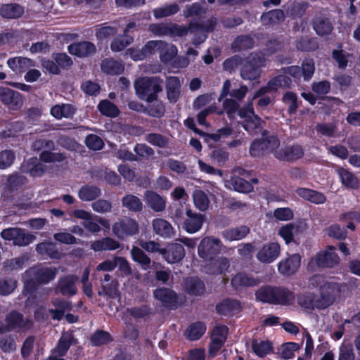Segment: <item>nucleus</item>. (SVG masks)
Masks as SVG:
<instances>
[{"label": "nucleus", "mask_w": 360, "mask_h": 360, "mask_svg": "<svg viewBox=\"0 0 360 360\" xmlns=\"http://www.w3.org/2000/svg\"><path fill=\"white\" fill-rule=\"evenodd\" d=\"M0 101L13 110L20 109L23 104V98L19 92L4 86H0Z\"/></svg>", "instance_id": "obj_15"}, {"label": "nucleus", "mask_w": 360, "mask_h": 360, "mask_svg": "<svg viewBox=\"0 0 360 360\" xmlns=\"http://www.w3.org/2000/svg\"><path fill=\"white\" fill-rule=\"evenodd\" d=\"M285 15L282 10L275 9L264 13L261 20L264 25L277 24L284 20Z\"/></svg>", "instance_id": "obj_51"}, {"label": "nucleus", "mask_w": 360, "mask_h": 360, "mask_svg": "<svg viewBox=\"0 0 360 360\" xmlns=\"http://www.w3.org/2000/svg\"><path fill=\"white\" fill-rule=\"evenodd\" d=\"M153 296L165 307L174 309L177 307L176 294L170 289L165 288L156 289L153 292Z\"/></svg>", "instance_id": "obj_19"}, {"label": "nucleus", "mask_w": 360, "mask_h": 360, "mask_svg": "<svg viewBox=\"0 0 360 360\" xmlns=\"http://www.w3.org/2000/svg\"><path fill=\"white\" fill-rule=\"evenodd\" d=\"M180 7L176 4H167L153 9V15L156 19H160L173 15L178 13Z\"/></svg>", "instance_id": "obj_47"}, {"label": "nucleus", "mask_w": 360, "mask_h": 360, "mask_svg": "<svg viewBox=\"0 0 360 360\" xmlns=\"http://www.w3.org/2000/svg\"><path fill=\"white\" fill-rule=\"evenodd\" d=\"M198 29L199 26L193 22H191L188 27L169 22V36L172 37H181L187 35L188 32H198Z\"/></svg>", "instance_id": "obj_36"}, {"label": "nucleus", "mask_w": 360, "mask_h": 360, "mask_svg": "<svg viewBox=\"0 0 360 360\" xmlns=\"http://www.w3.org/2000/svg\"><path fill=\"white\" fill-rule=\"evenodd\" d=\"M73 338L71 334L68 333H63L60 337L58 345L53 351V354H57L58 356H64L69 349Z\"/></svg>", "instance_id": "obj_50"}, {"label": "nucleus", "mask_w": 360, "mask_h": 360, "mask_svg": "<svg viewBox=\"0 0 360 360\" xmlns=\"http://www.w3.org/2000/svg\"><path fill=\"white\" fill-rule=\"evenodd\" d=\"M265 65L264 57L258 53H251L242 67L240 76L245 80H254L260 77V68Z\"/></svg>", "instance_id": "obj_4"}, {"label": "nucleus", "mask_w": 360, "mask_h": 360, "mask_svg": "<svg viewBox=\"0 0 360 360\" xmlns=\"http://www.w3.org/2000/svg\"><path fill=\"white\" fill-rule=\"evenodd\" d=\"M75 112L76 108L72 105L68 103L57 104L50 109L51 115L56 120L72 118Z\"/></svg>", "instance_id": "obj_31"}, {"label": "nucleus", "mask_w": 360, "mask_h": 360, "mask_svg": "<svg viewBox=\"0 0 360 360\" xmlns=\"http://www.w3.org/2000/svg\"><path fill=\"white\" fill-rule=\"evenodd\" d=\"M249 233V227L247 226H240L224 230L222 232V236L226 240L233 241L243 239Z\"/></svg>", "instance_id": "obj_40"}, {"label": "nucleus", "mask_w": 360, "mask_h": 360, "mask_svg": "<svg viewBox=\"0 0 360 360\" xmlns=\"http://www.w3.org/2000/svg\"><path fill=\"white\" fill-rule=\"evenodd\" d=\"M130 254L134 262L139 264L143 270L147 271L151 268L152 261L141 248L133 246Z\"/></svg>", "instance_id": "obj_34"}, {"label": "nucleus", "mask_w": 360, "mask_h": 360, "mask_svg": "<svg viewBox=\"0 0 360 360\" xmlns=\"http://www.w3.org/2000/svg\"><path fill=\"white\" fill-rule=\"evenodd\" d=\"M262 278L245 273H238L231 279V284L235 288L255 287L262 283Z\"/></svg>", "instance_id": "obj_21"}, {"label": "nucleus", "mask_w": 360, "mask_h": 360, "mask_svg": "<svg viewBox=\"0 0 360 360\" xmlns=\"http://www.w3.org/2000/svg\"><path fill=\"white\" fill-rule=\"evenodd\" d=\"M6 63L8 68L16 74H22L34 66L32 60L21 56L10 58L7 60Z\"/></svg>", "instance_id": "obj_25"}, {"label": "nucleus", "mask_w": 360, "mask_h": 360, "mask_svg": "<svg viewBox=\"0 0 360 360\" xmlns=\"http://www.w3.org/2000/svg\"><path fill=\"white\" fill-rule=\"evenodd\" d=\"M254 46L253 39L247 35H243L237 37L232 44V48L235 51L243 49H251Z\"/></svg>", "instance_id": "obj_63"}, {"label": "nucleus", "mask_w": 360, "mask_h": 360, "mask_svg": "<svg viewBox=\"0 0 360 360\" xmlns=\"http://www.w3.org/2000/svg\"><path fill=\"white\" fill-rule=\"evenodd\" d=\"M102 194L101 189L94 185L85 184L79 189L78 198L83 202L94 201Z\"/></svg>", "instance_id": "obj_30"}, {"label": "nucleus", "mask_w": 360, "mask_h": 360, "mask_svg": "<svg viewBox=\"0 0 360 360\" xmlns=\"http://www.w3.org/2000/svg\"><path fill=\"white\" fill-rule=\"evenodd\" d=\"M222 242L218 238L207 236L201 240L198 246V254L203 260L212 259L220 253Z\"/></svg>", "instance_id": "obj_7"}, {"label": "nucleus", "mask_w": 360, "mask_h": 360, "mask_svg": "<svg viewBox=\"0 0 360 360\" xmlns=\"http://www.w3.org/2000/svg\"><path fill=\"white\" fill-rule=\"evenodd\" d=\"M122 205L128 211L132 212H139L142 211L143 207L141 200L132 194L125 195L122 198Z\"/></svg>", "instance_id": "obj_43"}, {"label": "nucleus", "mask_w": 360, "mask_h": 360, "mask_svg": "<svg viewBox=\"0 0 360 360\" xmlns=\"http://www.w3.org/2000/svg\"><path fill=\"white\" fill-rule=\"evenodd\" d=\"M206 327L202 322H196L191 326L185 331V336L189 340H198L205 333Z\"/></svg>", "instance_id": "obj_48"}, {"label": "nucleus", "mask_w": 360, "mask_h": 360, "mask_svg": "<svg viewBox=\"0 0 360 360\" xmlns=\"http://www.w3.org/2000/svg\"><path fill=\"white\" fill-rule=\"evenodd\" d=\"M302 232L300 224L289 223L280 228L278 234L282 237L287 244L291 243L295 236Z\"/></svg>", "instance_id": "obj_37"}, {"label": "nucleus", "mask_w": 360, "mask_h": 360, "mask_svg": "<svg viewBox=\"0 0 360 360\" xmlns=\"http://www.w3.org/2000/svg\"><path fill=\"white\" fill-rule=\"evenodd\" d=\"M295 299L293 292L283 287H275L274 304L289 305Z\"/></svg>", "instance_id": "obj_35"}, {"label": "nucleus", "mask_w": 360, "mask_h": 360, "mask_svg": "<svg viewBox=\"0 0 360 360\" xmlns=\"http://www.w3.org/2000/svg\"><path fill=\"white\" fill-rule=\"evenodd\" d=\"M297 302L299 305L307 310H313L316 309L317 299H315V295L311 292H305L300 294L297 296Z\"/></svg>", "instance_id": "obj_53"}, {"label": "nucleus", "mask_w": 360, "mask_h": 360, "mask_svg": "<svg viewBox=\"0 0 360 360\" xmlns=\"http://www.w3.org/2000/svg\"><path fill=\"white\" fill-rule=\"evenodd\" d=\"M340 292V286L337 283H326L321 285L316 309H325L332 305Z\"/></svg>", "instance_id": "obj_5"}, {"label": "nucleus", "mask_w": 360, "mask_h": 360, "mask_svg": "<svg viewBox=\"0 0 360 360\" xmlns=\"http://www.w3.org/2000/svg\"><path fill=\"white\" fill-rule=\"evenodd\" d=\"M231 184L235 191L240 193H249L253 189L250 182L238 176L232 177Z\"/></svg>", "instance_id": "obj_60"}, {"label": "nucleus", "mask_w": 360, "mask_h": 360, "mask_svg": "<svg viewBox=\"0 0 360 360\" xmlns=\"http://www.w3.org/2000/svg\"><path fill=\"white\" fill-rule=\"evenodd\" d=\"M124 65L112 58H106L101 63V70L110 75H119L124 71Z\"/></svg>", "instance_id": "obj_44"}, {"label": "nucleus", "mask_w": 360, "mask_h": 360, "mask_svg": "<svg viewBox=\"0 0 360 360\" xmlns=\"http://www.w3.org/2000/svg\"><path fill=\"white\" fill-rule=\"evenodd\" d=\"M98 108L103 115L110 117H115L120 113L117 107L108 100H103L100 102Z\"/></svg>", "instance_id": "obj_59"}, {"label": "nucleus", "mask_w": 360, "mask_h": 360, "mask_svg": "<svg viewBox=\"0 0 360 360\" xmlns=\"http://www.w3.org/2000/svg\"><path fill=\"white\" fill-rule=\"evenodd\" d=\"M301 257L298 254L281 260L278 264V270L283 275H291L295 273L300 266Z\"/></svg>", "instance_id": "obj_22"}, {"label": "nucleus", "mask_w": 360, "mask_h": 360, "mask_svg": "<svg viewBox=\"0 0 360 360\" xmlns=\"http://www.w3.org/2000/svg\"><path fill=\"white\" fill-rule=\"evenodd\" d=\"M26 179L17 173H13L7 177V184L5 188L8 191H13L25 184Z\"/></svg>", "instance_id": "obj_61"}, {"label": "nucleus", "mask_w": 360, "mask_h": 360, "mask_svg": "<svg viewBox=\"0 0 360 360\" xmlns=\"http://www.w3.org/2000/svg\"><path fill=\"white\" fill-rule=\"evenodd\" d=\"M121 247L120 243L112 238L105 237L91 243L90 248L95 252L112 251Z\"/></svg>", "instance_id": "obj_28"}, {"label": "nucleus", "mask_w": 360, "mask_h": 360, "mask_svg": "<svg viewBox=\"0 0 360 360\" xmlns=\"http://www.w3.org/2000/svg\"><path fill=\"white\" fill-rule=\"evenodd\" d=\"M275 287L264 285L255 292L256 300L264 303L274 304V295Z\"/></svg>", "instance_id": "obj_49"}, {"label": "nucleus", "mask_w": 360, "mask_h": 360, "mask_svg": "<svg viewBox=\"0 0 360 360\" xmlns=\"http://www.w3.org/2000/svg\"><path fill=\"white\" fill-rule=\"evenodd\" d=\"M1 236L6 240H9L14 245L27 246L36 240V236L18 227H10L1 232Z\"/></svg>", "instance_id": "obj_3"}, {"label": "nucleus", "mask_w": 360, "mask_h": 360, "mask_svg": "<svg viewBox=\"0 0 360 360\" xmlns=\"http://www.w3.org/2000/svg\"><path fill=\"white\" fill-rule=\"evenodd\" d=\"M117 32L115 27L108 25L106 23L98 26L95 29V36L99 40H103L115 36Z\"/></svg>", "instance_id": "obj_58"}, {"label": "nucleus", "mask_w": 360, "mask_h": 360, "mask_svg": "<svg viewBox=\"0 0 360 360\" xmlns=\"http://www.w3.org/2000/svg\"><path fill=\"white\" fill-rule=\"evenodd\" d=\"M160 46L159 54L160 60L162 63H166L170 61L176 55L177 49L174 45L162 41V44Z\"/></svg>", "instance_id": "obj_52"}, {"label": "nucleus", "mask_w": 360, "mask_h": 360, "mask_svg": "<svg viewBox=\"0 0 360 360\" xmlns=\"http://www.w3.org/2000/svg\"><path fill=\"white\" fill-rule=\"evenodd\" d=\"M338 360H355V354L352 344L342 343L340 345Z\"/></svg>", "instance_id": "obj_64"}, {"label": "nucleus", "mask_w": 360, "mask_h": 360, "mask_svg": "<svg viewBox=\"0 0 360 360\" xmlns=\"http://www.w3.org/2000/svg\"><path fill=\"white\" fill-rule=\"evenodd\" d=\"M251 347L253 352L259 357L265 356L272 349V345L269 341L258 339L252 341Z\"/></svg>", "instance_id": "obj_46"}, {"label": "nucleus", "mask_w": 360, "mask_h": 360, "mask_svg": "<svg viewBox=\"0 0 360 360\" xmlns=\"http://www.w3.org/2000/svg\"><path fill=\"white\" fill-rule=\"evenodd\" d=\"M297 194L316 204H322L326 201V197L321 193L309 188H300L296 191Z\"/></svg>", "instance_id": "obj_42"}, {"label": "nucleus", "mask_w": 360, "mask_h": 360, "mask_svg": "<svg viewBox=\"0 0 360 360\" xmlns=\"http://www.w3.org/2000/svg\"><path fill=\"white\" fill-rule=\"evenodd\" d=\"M112 230L118 238L124 239L139 233V226L135 219L124 217L112 224Z\"/></svg>", "instance_id": "obj_6"}, {"label": "nucleus", "mask_w": 360, "mask_h": 360, "mask_svg": "<svg viewBox=\"0 0 360 360\" xmlns=\"http://www.w3.org/2000/svg\"><path fill=\"white\" fill-rule=\"evenodd\" d=\"M162 80L158 77H141L136 80V91L142 99H153L162 91Z\"/></svg>", "instance_id": "obj_1"}, {"label": "nucleus", "mask_w": 360, "mask_h": 360, "mask_svg": "<svg viewBox=\"0 0 360 360\" xmlns=\"http://www.w3.org/2000/svg\"><path fill=\"white\" fill-rule=\"evenodd\" d=\"M78 277L75 275H67L60 277L54 288L56 294H60L64 297H72L77 294V288L76 283Z\"/></svg>", "instance_id": "obj_10"}, {"label": "nucleus", "mask_w": 360, "mask_h": 360, "mask_svg": "<svg viewBox=\"0 0 360 360\" xmlns=\"http://www.w3.org/2000/svg\"><path fill=\"white\" fill-rule=\"evenodd\" d=\"M32 326V322L27 318L16 311L8 313L5 318L4 322L0 321V333L19 330L25 331Z\"/></svg>", "instance_id": "obj_2"}, {"label": "nucleus", "mask_w": 360, "mask_h": 360, "mask_svg": "<svg viewBox=\"0 0 360 360\" xmlns=\"http://www.w3.org/2000/svg\"><path fill=\"white\" fill-rule=\"evenodd\" d=\"M144 200L147 205L153 211L162 212L166 207V199L153 191L144 193Z\"/></svg>", "instance_id": "obj_26"}, {"label": "nucleus", "mask_w": 360, "mask_h": 360, "mask_svg": "<svg viewBox=\"0 0 360 360\" xmlns=\"http://www.w3.org/2000/svg\"><path fill=\"white\" fill-rule=\"evenodd\" d=\"M134 38L132 37L123 34L115 38L112 41L110 44V49L113 52H120L132 44Z\"/></svg>", "instance_id": "obj_54"}, {"label": "nucleus", "mask_w": 360, "mask_h": 360, "mask_svg": "<svg viewBox=\"0 0 360 360\" xmlns=\"http://www.w3.org/2000/svg\"><path fill=\"white\" fill-rule=\"evenodd\" d=\"M239 116L243 119L242 125L248 132L254 131L261 127V119L255 114L252 103L240 108Z\"/></svg>", "instance_id": "obj_9"}, {"label": "nucleus", "mask_w": 360, "mask_h": 360, "mask_svg": "<svg viewBox=\"0 0 360 360\" xmlns=\"http://www.w3.org/2000/svg\"><path fill=\"white\" fill-rule=\"evenodd\" d=\"M24 13V8L18 4H6L0 7V15L6 19L19 18Z\"/></svg>", "instance_id": "obj_32"}, {"label": "nucleus", "mask_w": 360, "mask_h": 360, "mask_svg": "<svg viewBox=\"0 0 360 360\" xmlns=\"http://www.w3.org/2000/svg\"><path fill=\"white\" fill-rule=\"evenodd\" d=\"M240 302L236 300L226 299L217 305V311L221 315H229L240 311Z\"/></svg>", "instance_id": "obj_41"}, {"label": "nucleus", "mask_w": 360, "mask_h": 360, "mask_svg": "<svg viewBox=\"0 0 360 360\" xmlns=\"http://www.w3.org/2000/svg\"><path fill=\"white\" fill-rule=\"evenodd\" d=\"M70 215L83 220L82 225L87 231L91 233H97L101 231V226L95 220L96 215L82 209L74 210L71 212Z\"/></svg>", "instance_id": "obj_13"}, {"label": "nucleus", "mask_w": 360, "mask_h": 360, "mask_svg": "<svg viewBox=\"0 0 360 360\" xmlns=\"http://www.w3.org/2000/svg\"><path fill=\"white\" fill-rule=\"evenodd\" d=\"M314 29L319 35H326L330 33L333 27L327 18L317 17L314 21Z\"/></svg>", "instance_id": "obj_55"}, {"label": "nucleus", "mask_w": 360, "mask_h": 360, "mask_svg": "<svg viewBox=\"0 0 360 360\" xmlns=\"http://www.w3.org/2000/svg\"><path fill=\"white\" fill-rule=\"evenodd\" d=\"M186 291L193 295H200L205 290L203 282L198 278H189L185 281Z\"/></svg>", "instance_id": "obj_45"}, {"label": "nucleus", "mask_w": 360, "mask_h": 360, "mask_svg": "<svg viewBox=\"0 0 360 360\" xmlns=\"http://www.w3.org/2000/svg\"><path fill=\"white\" fill-rule=\"evenodd\" d=\"M165 260L170 264L179 262L185 257L184 248L179 243H171L161 250Z\"/></svg>", "instance_id": "obj_17"}, {"label": "nucleus", "mask_w": 360, "mask_h": 360, "mask_svg": "<svg viewBox=\"0 0 360 360\" xmlns=\"http://www.w3.org/2000/svg\"><path fill=\"white\" fill-rule=\"evenodd\" d=\"M336 172L340 179L341 183L345 186L353 189L357 188L359 187V179L351 172L343 167L338 168Z\"/></svg>", "instance_id": "obj_38"}, {"label": "nucleus", "mask_w": 360, "mask_h": 360, "mask_svg": "<svg viewBox=\"0 0 360 360\" xmlns=\"http://www.w3.org/2000/svg\"><path fill=\"white\" fill-rule=\"evenodd\" d=\"M91 207L96 213L105 214L112 212V203L111 201L103 198H97L91 204Z\"/></svg>", "instance_id": "obj_57"}, {"label": "nucleus", "mask_w": 360, "mask_h": 360, "mask_svg": "<svg viewBox=\"0 0 360 360\" xmlns=\"http://www.w3.org/2000/svg\"><path fill=\"white\" fill-rule=\"evenodd\" d=\"M282 101L288 106V111L290 114L295 113L298 108L297 96L292 91H286Z\"/></svg>", "instance_id": "obj_62"}, {"label": "nucleus", "mask_w": 360, "mask_h": 360, "mask_svg": "<svg viewBox=\"0 0 360 360\" xmlns=\"http://www.w3.org/2000/svg\"><path fill=\"white\" fill-rule=\"evenodd\" d=\"M181 84L178 77H169L166 82L167 98L172 103H175L181 95Z\"/></svg>", "instance_id": "obj_29"}, {"label": "nucleus", "mask_w": 360, "mask_h": 360, "mask_svg": "<svg viewBox=\"0 0 360 360\" xmlns=\"http://www.w3.org/2000/svg\"><path fill=\"white\" fill-rule=\"evenodd\" d=\"M57 272L55 267L37 266L27 271L26 274L39 283H48L55 278Z\"/></svg>", "instance_id": "obj_12"}, {"label": "nucleus", "mask_w": 360, "mask_h": 360, "mask_svg": "<svg viewBox=\"0 0 360 360\" xmlns=\"http://www.w3.org/2000/svg\"><path fill=\"white\" fill-rule=\"evenodd\" d=\"M186 214L187 218L184 223V229L189 233L198 231L204 222V216L191 210H187Z\"/></svg>", "instance_id": "obj_23"}, {"label": "nucleus", "mask_w": 360, "mask_h": 360, "mask_svg": "<svg viewBox=\"0 0 360 360\" xmlns=\"http://www.w3.org/2000/svg\"><path fill=\"white\" fill-rule=\"evenodd\" d=\"M335 250V247L328 246L326 250L319 252L310 260L308 267L311 269L315 266L330 268L338 264L340 259Z\"/></svg>", "instance_id": "obj_8"}, {"label": "nucleus", "mask_w": 360, "mask_h": 360, "mask_svg": "<svg viewBox=\"0 0 360 360\" xmlns=\"http://www.w3.org/2000/svg\"><path fill=\"white\" fill-rule=\"evenodd\" d=\"M228 328L225 326L214 327L212 333V341L209 347V353L214 356L222 347L227 338Z\"/></svg>", "instance_id": "obj_16"}, {"label": "nucleus", "mask_w": 360, "mask_h": 360, "mask_svg": "<svg viewBox=\"0 0 360 360\" xmlns=\"http://www.w3.org/2000/svg\"><path fill=\"white\" fill-rule=\"evenodd\" d=\"M24 173L30 174L33 177L42 176L47 170V166L38 162L36 158H30L24 162L21 166Z\"/></svg>", "instance_id": "obj_24"}, {"label": "nucleus", "mask_w": 360, "mask_h": 360, "mask_svg": "<svg viewBox=\"0 0 360 360\" xmlns=\"http://www.w3.org/2000/svg\"><path fill=\"white\" fill-rule=\"evenodd\" d=\"M280 253V245L276 242H271L262 245L258 250L256 257L263 264H270L279 257Z\"/></svg>", "instance_id": "obj_14"}, {"label": "nucleus", "mask_w": 360, "mask_h": 360, "mask_svg": "<svg viewBox=\"0 0 360 360\" xmlns=\"http://www.w3.org/2000/svg\"><path fill=\"white\" fill-rule=\"evenodd\" d=\"M203 271L210 275H224L230 267V261L226 257H213L205 260Z\"/></svg>", "instance_id": "obj_11"}, {"label": "nucleus", "mask_w": 360, "mask_h": 360, "mask_svg": "<svg viewBox=\"0 0 360 360\" xmlns=\"http://www.w3.org/2000/svg\"><path fill=\"white\" fill-rule=\"evenodd\" d=\"M304 155L302 147L293 145L279 148L275 153V158L283 161H294L301 158Z\"/></svg>", "instance_id": "obj_18"}, {"label": "nucleus", "mask_w": 360, "mask_h": 360, "mask_svg": "<svg viewBox=\"0 0 360 360\" xmlns=\"http://www.w3.org/2000/svg\"><path fill=\"white\" fill-rule=\"evenodd\" d=\"M195 206L200 211H205L210 205V200L205 192L196 190L193 193Z\"/></svg>", "instance_id": "obj_56"}, {"label": "nucleus", "mask_w": 360, "mask_h": 360, "mask_svg": "<svg viewBox=\"0 0 360 360\" xmlns=\"http://www.w3.org/2000/svg\"><path fill=\"white\" fill-rule=\"evenodd\" d=\"M146 105L144 108L143 112L148 115L153 117L160 118L164 116L165 113V103L155 97L153 99H146Z\"/></svg>", "instance_id": "obj_27"}, {"label": "nucleus", "mask_w": 360, "mask_h": 360, "mask_svg": "<svg viewBox=\"0 0 360 360\" xmlns=\"http://www.w3.org/2000/svg\"><path fill=\"white\" fill-rule=\"evenodd\" d=\"M68 49L70 54L79 58L88 57L96 52L95 44L87 41L71 44Z\"/></svg>", "instance_id": "obj_20"}, {"label": "nucleus", "mask_w": 360, "mask_h": 360, "mask_svg": "<svg viewBox=\"0 0 360 360\" xmlns=\"http://www.w3.org/2000/svg\"><path fill=\"white\" fill-rule=\"evenodd\" d=\"M152 226L156 234L164 238H170L174 233L172 226L164 219L157 218L153 219Z\"/></svg>", "instance_id": "obj_33"}, {"label": "nucleus", "mask_w": 360, "mask_h": 360, "mask_svg": "<svg viewBox=\"0 0 360 360\" xmlns=\"http://www.w3.org/2000/svg\"><path fill=\"white\" fill-rule=\"evenodd\" d=\"M36 251L41 255H46L51 259H60L61 254L57 250L56 245L53 242L45 241L36 246Z\"/></svg>", "instance_id": "obj_39"}]
</instances>
